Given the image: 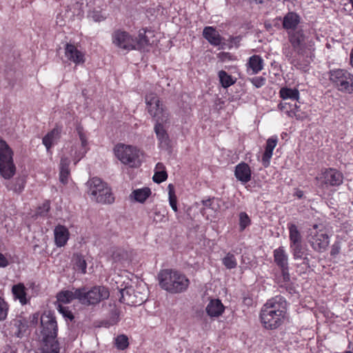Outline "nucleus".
I'll list each match as a JSON object with an SVG mask.
<instances>
[{
    "mask_svg": "<svg viewBox=\"0 0 353 353\" xmlns=\"http://www.w3.org/2000/svg\"><path fill=\"white\" fill-rule=\"evenodd\" d=\"M274 261L279 267H284L288 265V255L283 248L280 247L274 251Z\"/></svg>",
    "mask_w": 353,
    "mask_h": 353,
    "instance_id": "obj_31",
    "label": "nucleus"
},
{
    "mask_svg": "<svg viewBox=\"0 0 353 353\" xmlns=\"http://www.w3.org/2000/svg\"><path fill=\"white\" fill-rule=\"evenodd\" d=\"M121 296L119 298V301L121 303L127 304V299L128 297H130L132 296V293L134 292V288L132 287H126L120 290Z\"/></svg>",
    "mask_w": 353,
    "mask_h": 353,
    "instance_id": "obj_44",
    "label": "nucleus"
},
{
    "mask_svg": "<svg viewBox=\"0 0 353 353\" xmlns=\"http://www.w3.org/2000/svg\"><path fill=\"white\" fill-rule=\"evenodd\" d=\"M114 152L123 164L130 167H138L140 165L139 150L136 147L120 143L114 147Z\"/></svg>",
    "mask_w": 353,
    "mask_h": 353,
    "instance_id": "obj_9",
    "label": "nucleus"
},
{
    "mask_svg": "<svg viewBox=\"0 0 353 353\" xmlns=\"http://www.w3.org/2000/svg\"><path fill=\"white\" fill-rule=\"evenodd\" d=\"M81 288H72L71 290H61L57 294V301L63 303H69L73 300H78L80 303Z\"/></svg>",
    "mask_w": 353,
    "mask_h": 353,
    "instance_id": "obj_16",
    "label": "nucleus"
},
{
    "mask_svg": "<svg viewBox=\"0 0 353 353\" xmlns=\"http://www.w3.org/2000/svg\"><path fill=\"white\" fill-rule=\"evenodd\" d=\"M83 1L84 0H78L77 1V4L81 3V6H82L83 5Z\"/></svg>",
    "mask_w": 353,
    "mask_h": 353,
    "instance_id": "obj_64",
    "label": "nucleus"
},
{
    "mask_svg": "<svg viewBox=\"0 0 353 353\" xmlns=\"http://www.w3.org/2000/svg\"><path fill=\"white\" fill-rule=\"evenodd\" d=\"M301 20V18L299 14L292 11L288 12L283 18V28L287 32L296 30Z\"/></svg>",
    "mask_w": 353,
    "mask_h": 353,
    "instance_id": "obj_15",
    "label": "nucleus"
},
{
    "mask_svg": "<svg viewBox=\"0 0 353 353\" xmlns=\"http://www.w3.org/2000/svg\"><path fill=\"white\" fill-rule=\"evenodd\" d=\"M65 55L68 60L75 64L84 63V54L77 47L71 43H66L65 46Z\"/></svg>",
    "mask_w": 353,
    "mask_h": 353,
    "instance_id": "obj_18",
    "label": "nucleus"
},
{
    "mask_svg": "<svg viewBox=\"0 0 353 353\" xmlns=\"http://www.w3.org/2000/svg\"><path fill=\"white\" fill-rule=\"evenodd\" d=\"M12 294L16 299H19L22 305H26L28 303L26 298V288L23 284L19 283L12 286Z\"/></svg>",
    "mask_w": 353,
    "mask_h": 353,
    "instance_id": "obj_29",
    "label": "nucleus"
},
{
    "mask_svg": "<svg viewBox=\"0 0 353 353\" xmlns=\"http://www.w3.org/2000/svg\"><path fill=\"white\" fill-rule=\"evenodd\" d=\"M281 270V274L283 276V279L284 281L288 282L290 279V276L289 273L288 265L284 267H279Z\"/></svg>",
    "mask_w": 353,
    "mask_h": 353,
    "instance_id": "obj_56",
    "label": "nucleus"
},
{
    "mask_svg": "<svg viewBox=\"0 0 353 353\" xmlns=\"http://www.w3.org/2000/svg\"><path fill=\"white\" fill-rule=\"evenodd\" d=\"M114 345L119 350H125L129 345L128 338L125 334H120L115 338Z\"/></svg>",
    "mask_w": 353,
    "mask_h": 353,
    "instance_id": "obj_39",
    "label": "nucleus"
},
{
    "mask_svg": "<svg viewBox=\"0 0 353 353\" xmlns=\"http://www.w3.org/2000/svg\"><path fill=\"white\" fill-rule=\"evenodd\" d=\"M50 210V203L49 201H46L37 208V214L40 216H47Z\"/></svg>",
    "mask_w": 353,
    "mask_h": 353,
    "instance_id": "obj_46",
    "label": "nucleus"
},
{
    "mask_svg": "<svg viewBox=\"0 0 353 353\" xmlns=\"http://www.w3.org/2000/svg\"><path fill=\"white\" fill-rule=\"evenodd\" d=\"M147 32L152 36L153 35L152 32L150 30H147L146 29L139 30L138 37L134 39V50H145L151 45L148 35L146 34Z\"/></svg>",
    "mask_w": 353,
    "mask_h": 353,
    "instance_id": "obj_21",
    "label": "nucleus"
},
{
    "mask_svg": "<svg viewBox=\"0 0 353 353\" xmlns=\"http://www.w3.org/2000/svg\"><path fill=\"white\" fill-rule=\"evenodd\" d=\"M294 50L288 45H284L282 48V52L285 57V58L294 66L297 67L298 61L294 57Z\"/></svg>",
    "mask_w": 353,
    "mask_h": 353,
    "instance_id": "obj_40",
    "label": "nucleus"
},
{
    "mask_svg": "<svg viewBox=\"0 0 353 353\" xmlns=\"http://www.w3.org/2000/svg\"><path fill=\"white\" fill-rule=\"evenodd\" d=\"M295 195L299 198L301 199L303 196V192L302 190H297L295 193Z\"/></svg>",
    "mask_w": 353,
    "mask_h": 353,
    "instance_id": "obj_63",
    "label": "nucleus"
},
{
    "mask_svg": "<svg viewBox=\"0 0 353 353\" xmlns=\"http://www.w3.org/2000/svg\"><path fill=\"white\" fill-rule=\"evenodd\" d=\"M203 37L212 46H218L222 43L223 38L219 32L211 26L205 27L203 31Z\"/></svg>",
    "mask_w": 353,
    "mask_h": 353,
    "instance_id": "obj_22",
    "label": "nucleus"
},
{
    "mask_svg": "<svg viewBox=\"0 0 353 353\" xmlns=\"http://www.w3.org/2000/svg\"><path fill=\"white\" fill-rule=\"evenodd\" d=\"M169 201H170V205L172 208V209L174 211V212H176L177 211V205H176V196H169Z\"/></svg>",
    "mask_w": 353,
    "mask_h": 353,
    "instance_id": "obj_57",
    "label": "nucleus"
},
{
    "mask_svg": "<svg viewBox=\"0 0 353 353\" xmlns=\"http://www.w3.org/2000/svg\"><path fill=\"white\" fill-rule=\"evenodd\" d=\"M125 254L121 249H116L112 254V259L114 262L121 261L124 259Z\"/></svg>",
    "mask_w": 353,
    "mask_h": 353,
    "instance_id": "obj_52",
    "label": "nucleus"
},
{
    "mask_svg": "<svg viewBox=\"0 0 353 353\" xmlns=\"http://www.w3.org/2000/svg\"><path fill=\"white\" fill-rule=\"evenodd\" d=\"M9 263L8 259L4 256V255L0 253V267L5 268L8 265Z\"/></svg>",
    "mask_w": 353,
    "mask_h": 353,
    "instance_id": "obj_59",
    "label": "nucleus"
},
{
    "mask_svg": "<svg viewBox=\"0 0 353 353\" xmlns=\"http://www.w3.org/2000/svg\"><path fill=\"white\" fill-rule=\"evenodd\" d=\"M168 178V174L166 170H158L155 171L154 174L152 177L154 182L157 183H161L165 181Z\"/></svg>",
    "mask_w": 353,
    "mask_h": 353,
    "instance_id": "obj_48",
    "label": "nucleus"
},
{
    "mask_svg": "<svg viewBox=\"0 0 353 353\" xmlns=\"http://www.w3.org/2000/svg\"><path fill=\"white\" fill-rule=\"evenodd\" d=\"M329 79L333 86L345 94H353V74L345 70H332Z\"/></svg>",
    "mask_w": 353,
    "mask_h": 353,
    "instance_id": "obj_7",
    "label": "nucleus"
},
{
    "mask_svg": "<svg viewBox=\"0 0 353 353\" xmlns=\"http://www.w3.org/2000/svg\"><path fill=\"white\" fill-rule=\"evenodd\" d=\"M252 172L250 166L244 163H240L235 167L234 175L242 183H246L251 180Z\"/></svg>",
    "mask_w": 353,
    "mask_h": 353,
    "instance_id": "obj_19",
    "label": "nucleus"
},
{
    "mask_svg": "<svg viewBox=\"0 0 353 353\" xmlns=\"http://www.w3.org/2000/svg\"><path fill=\"white\" fill-rule=\"evenodd\" d=\"M145 103L148 106V112L153 117L159 114V112H161L163 108V105L154 93H150L145 96Z\"/></svg>",
    "mask_w": 353,
    "mask_h": 353,
    "instance_id": "obj_17",
    "label": "nucleus"
},
{
    "mask_svg": "<svg viewBox=\"0 0 353 353\" xmlns=\"http://www.w3.org/2000/svg\"><path fill=\"white\" fill-rule=\"evenodd\" d=\"M289 42L292 48L298 55H304L305 49L312 47L314 42L311 40L307 41V37L303 29L288 32Z\"/></svg>",
    "mask_w": 353,
    "mask_h": 353,
    "instance_id": "obj_10",
    "label": "nucleus"
},
{
    "mask_svg": "<svg viewBox=\"0 0 353 353\" xmlns=\"http://www.w3.org/2000/svg\"><path fill=\"white\" fill-rule=\"evenodd\" d=\"M251 223V220L245 212L239 213V230L243 231Z\"/></svg>",
    "mask_w": 353,
    "mask_h": 353,
    "instance_id": "obj_42",
    "label": "nucleus"
},
{
    "mask_svg": "<svg viewBox=\"0 0 353 353\" xmlns=\"http://www.w3.org/2000/svg\"><path fill=\"white\" fill-rule=\"evenodd\" d=\"M74 264L77 268L81 272L82 274L86 273L87 263L85 257L79 253L74 254Z\"/></svg>",
    "mask_w": 353,
    "mask_h": 353,
    "instance_id": "obj_38",
    "label": "nucleus"
},
{
    "mask_svg": "<svg viewBox=\"0 0 353 353\" xmlns=\"http://www.w3.org/2000/svg\"><path fill=\"white\" fill-rule=\"evenodd\" d=\"M70 161L67 157H62L60 161L59 170H70Z\"/></svg>",
    "mask_w": 353,
    "mask_h": 353,
    "instance_id": "obj_55",
    "label": "nucleus"
},
{
    "mask_svg": "<svg viewBox=\"0 0 353 353\" xmlns=\"http://www.w3.org/2000/svg\"><path fill=\"white\" fill-rule=\"evenodd\" d=\"M290 245H294L303 243V238L301 232L294 223H288Z\"/></svg>",
    "mask_w": 353,
    "mask_h": 353,
    "instance_id": "obj_27",
    "label": "nucleus"
},
{
    "mask_svg": "<svg viewBox=\"0 0 353 353\" xmlns=\"http://www.w3.org/2000/svg\"><path fill=\"white\" fill-rule=\"evenodd\" d=\"M112 43L117 48L130 51L134 50V39L126 31L116 30L112 34Z\"/></svg>",
    "mask_w": 353,
    "mask_h": 353,
    "instance_id": "obj_11",
    "label": "nucleus"
},
{
    "mask_svg": "<svg viewBox=\"0 0 353 353\" xmlns=\"http://www.w3.org/2000/svg\"><path fill=\"white\" fill-rule=\"evenodd\" d=\"M61 128L60 127H55L42 139L43 144L46 146L48 151L52 147L53 145L57 143L61 138Z\"/></svg>",
    "mask_w": 353,
    "mask_h": 353,
    "instance_id": "obj_20",
    "label": "nucleus"
},
{
    "mask_svg": "<svg viewBox=\"0 0 353 353\" xmlns=\"http://www.w3.org/2000/svg\"><path fill=\"white\" fill-rule=\"evenodd\" d=\"M290 248L294 259L302 260L301 264L306 266L310 265V259L307 257V245L301 243L294 245H290Z\"/></svg>",
    "mask_w": 353,
    "mask_h": 353,
    "instance_id": "obj_14",
    "label": "nucleus"
},
{
    "mask_svg": "<svg viewBox=\"0 0 353 353\" xmlns=\"http://www.w3.org/2000/svg\"><path fill=\"white\" fill-rule=\"evenodd\" d=\"M154 132L157 134V137L161 143H163L165 145H168L169 142L168 135L166 132V130L164 128V126L160 124H155L154 125Z\"/></svg>",
    "mask_w": 353,
    "mask_h": 353,
    "instance_id": "obj_37",
    "label": "nucleus"
},
{
    "mask_svg": "<svg viewBox=\"0 0 353 353\" xmlns=\"http://www.w3.org/2000/svg\"><path fill=\"white\" fill-rule=\"evenodd\" d=\"M218 76L219 78L220 83L224 88H227L232 85L236 82V79H233V77L231 75L228 74L224 70L219 71Z\"/></svg>",
    "mask_w": 353,
    "mask_h": 353,
    "instance_id": "obj_35",
    "label": "nucleus"
},
{
    "mask_svg": "<svg viewBox=\"0 0 353 353\" xmlns=\"http://www.w3.org/2000/svg\"><path fill=\"white\" fill-rule=\"evenodd\" d=\"M287 105H288V103H279L278 105V108H279V110H283L287 108ZM288 105L290 106V108H291V105L290 104H288ZM294 109H290V110H287V112L288 113V115L290 117H296V119H300L301 117H300L299 114H298V112H299L298 106L296 105V104H294Z\"/></svg>",
    "mask_w": 353,
    "mask_h": 353,
    "instance_id": "obj_45",
    "label": "nucleus"
},
{
    "mask_svg": "<svg viewBox=\"0 0 353 353\" xmlns=\"http://www.w3.org/2000/svg\"><path fill=\"white\" fill-rule=\"evenodd\" d=\"M248 68L252 70V74H257L263 68V60L259 55H253L250 57L248 63Z\"/></svg>",
    "mask_w": 353,
    "mask_h": 353,
    "instance_id": "obj_30",
    "label": "nucleus"
},
{
    "mask_svg": "<svg viewBox=\"0 0 353 353\" xmlns=\"http://www.w3.org/2000/svg\"><path fill=\"white\" fill-rule=\"evenodd\" d=\"M207 314L211 317H217L222 314L224 306L219 299H212L205 308Z\"/></svg>",
    "mask_w": 353,
    "mask_h": 353,
    "instance_id": "obj_26",
    "label": "nucleus"
},
{
    "mask_svg": "<svg viewBox=\"0 0 353 353\" xmlns=\"http://www.w3.org/2000/svg\"><path fill=\"white\" fill-rule=\"evenodd\" d=\"M13 325L17 328L16 335L17 337H21L29 326L28 321L22 316L14 319Z\"/></svg>",
    "mask_w": 353,
    "mask_h": 353,
    "instance_id": "obj_32",
    "label": "nucleus"
},
{
    "mask_svg": "<svg viewBox=\"0 0 353 353\" xmlns=\"http://www.w3.org/2000/svg\"><path fill=\"white\" fill-rule=\"evenodd\" d=\"M55 243L58 247L65 245L69 238L68 230L63 225H57L54 231Z\"/></svg>",
    "mask_w": 353,
    "mask_h": 353,
    "instance_id": "obj_25",
    "label": "nucleus"
},
{
    "mask_svg": "<svg viewBox=\"0 0 353 353\" xmlns=\"http://www.w3.org/2000/svg\"><path fill=\"white\" fill-rule=\"evenodd\" d=\"M59 344H54L48 346V345H43L41 352L37 353H59Z\"/></svg>",
    "mask_w": 353,
    "mask_h": 353,
    "instance_id": "obj_49",
    "label": "nucleus"
},
{
    "mask_svg": "<svg viewBox=\"0 0 353 353\" xmlns=\"http://www.w3.org/2000/svg\"><path fill=\"white\" fill-rule=\"evenodd\" d=\"M13 154L6 141L0 138V175L6 180L10 179L16 172Z\"/></svg>",
    "mask_w": 353,
    "mask_h": 353,
    "instance_id": "obj_5",
    "label": "nucleus"
},
{
    "mask_svg": "<svg viewBox=\"0 0 353 353\" xmlns=\"http://www.w3.org/2000/svg\"><path fill=\"white\" fill-rule=\"evenodd\" d=\"M146 300L145 294H142L140 292H136L134 289V292L132 293L130 297L127 299V305H140Z\"/></svg>",
    "mask_w": 353,
    "mask_h": 353,
    "instance_id": "obj_36",
    "label": "nucleus"
},
{
    "mask_svg": "<svg viewBox=\"0 0 353 353\" xmlns=\"http://www.w3.org/2000/svg\"><path fill=\"white\" fill-rule=\"evenodd\" d=\"M279 94L284 100L289 99L294 101H299V92L296 88H282L279 91Z\"/></svg>",
    "mask_w": 353,
    "mask_h": 353,
    "instance_id": "obj_33",
    "label": "nucleus"
},
{
    "mask_svg": "<svg viewBox=\"0 0 353 353\" xmlns=\"http://www.w3.org/2000/svg\"><path fill=\"white\" fill-rule=\"evenodd\" d=\"M81 294L80 303L87 306L96 305L110 296L108 288L103 285H95L90 289L82 287Z\"/></svg>",
    "mask_w": 353,
    "mask_h": 353,
    "instance_id": "obj_6",
    "label": "nucleus"
},
{
    "mask_svg": "<svg viewBox=\"0 0 353 353\" xmlns=\"http://www.w3.org/2000/svg\"><path fill=\"white\" fill-rule=\"evenodd\" d=\"M70 176V170H60L59 180L63 184H66L68 182V177Z\"/></svg>",
    "mask_w": 353,
    "mask_h": 353,
    "instance_id": "obj_53",
    "label": "nucleus"
},
{
    "mask_svg": "<svg viewBox=\"0 0 353 353\" xmlns=\"http://www.w3.org/2000/svg\"><path fill=\"white\" fill-rule=\"evenodd\" d=\"M223 264L227 269L231 270L235 268L237 265L236 258L233 254L228 253L222 259Z\"/></svg>",
    "mask_w": 353,
    "mask_h": 353,
    "instance_id": "obj_41",
    "label": "nucleus"
},
{
    "mask_svg": "<svg viewBox=\"0 0 353 353\" xmlns=\"http://www.w3.org/2000/svg\"><path fill=\"white\" fill-rule=\"evenodd\" d=\"M76 131L79 135L81 145H79L76 143L71 147L70 156L73 159L75 164L85 156L88 150V141L83 131V128L81 125H77Z\"/></svg>",
    "mask_w": 353,
    "mask_h": 353,
    "instance_id": "obj_12",
    "label": "nucleus"
},
{
    "mask_svg": "<svg viewBox=\"0 0 353 353\" xmlns=\"http://www.w3.org/2000/svg\"><path fill=\"white\" fill-rule=\"evenodd\" d=\"M316 180L321 181V185L339 186L343 183V174L334 168H327L321 171L319 176L316 177Z\"/></svg>",
    "mask_w": 353,
    "mask_h": 353,
    "instance_id": "obj_13",
    "label": "nucleus"
},
{
    "mask_svg": "<svg viewBox=\"0 0 353 353\" xmlns=\"http://www.w3.org/2000/svg\"><path fill=\"white\" fill-rule=\"evenodd\" d=\"M151 194V190L149 188L137 189L134 190L132 195L136 201L143 203Z\"/></svg>",
    "mask_w": 353,
    "mask_h": 353,
    "instance_id": "obj_34",
    "label": "nucleus"
},
{
    "mask_svg": "<svg viewBox=\"0 0 353 353\" xmlns=\"http://www.w3.org/2000/svg\"><path fill=\"white\" fill-rule=\"evenodd\" d=\"M8 309V304L3 298L0 297V321H2L6 319Z\"/></svg>",
    "mask_w": 353,
    "mask_h": 353,
    "instance_id": "obj_47",
    "label": "nucleus"
},
{
    "mask_svg": "<svg viewBox=\"0 0 353 353\" xmlns=\"http://www.w3.org/2000/svg\"><path fill=\"white\" fill-rule=\"evenodd\" d=\"M109 307L108 319L101 322V324L106 327L116 325L120 320L121 312L117 305L114 303H110Z\"/></svg>",
    "mask_w": 353,
    "mask_h": 353,
    "instance_id": "obj_23",
    "label": "nucleus"
},
{
    "mask_svg": "<svg viewBox=\"0 0 353 353\" xmlns=\"http://www.w3.org/2000/svg\"><path fill=\"white\" fill-rule=\"evenodd\" d=\"M40 330L38 334L39 339L43 345L51 346L59 344L57 340L58 327L55 317L50 312L43 313L40 316Z\"/></svg>",
    "mask_w": 353,
    "mask_h": 353,
    "instance_id": "obj_3",
    "label": "nucleus"
},
{
    "mask_svg": "<svg viewBox=\"0 0 353 353\" xmlns=\"http://www.w3.org/2000/svg\"><path fill=\"white\" fill-rule=\"evenodd\" d=\"M203 205L206 208H211L212 200V199H207L202 201Z\"/></svg>",
    "mask_w": 353,
    "mask_h": 353,
    "instance_id": "obj_60",
    "label": "nucleus"
},
{
    "mask_svg": "<svg viewBox=\"0 0 353 353\" xmlns=\"http://www.w3.org/2000/svg\"><path fill=\"white\" fill-rule=\"evenodd\" d=\"M57 309L66 320L72 321L74 319V316L68 307L59 305Z\"/></svg>",
    "mask_w": 353,
    "mask_h": 353,
    "instance_id": "obj_50",
    "label": "nucleus"
},
{
    "mask_svg": "<svg viewBox=\"0 0 353 353\" xmlns=\"http://www.w3.org/2000/svg\"><path fill=\"white\" fill-rule=\"evenodd\" d=\"M39 319V314L34 313L32 315L30 316V323L31 325H35L38 323Z\"/></svg>",
    "mask_w": 353,
    "mask_h": 353,
    "instance_id": "obj_58",
    "label": "nucleus"
},
{
    "mask_svg": "<svg viewBox=\"0 0 353 353\" xmlns=\"http://www.w3.org/2000/svg\"><path fill=\"white\" fill-rule=\"evenodd\" d=\"M250 81L257 88L265 85L266 79L263 77H255L250 79Z\"/></svg>",
    "mask_w": 353,
    "mask_h": 353,
    "instance_id": "obj_51",
    "label": "nucleus"
},
{
    "mask_svg": "<svg viewBox=\"0 0 353 353\" xmlns=\"http://www.w3.org/2000/svg\"><path fill=\"white\" fill-rule=\"evenodd\" d=\"M341 250V241H335L331 247L330 255L335 256L339 254Z\"/></svg>",
    "mask_w": 353,
    "mask_h": 353,
    "instance_id": "obj_54",
    "label": "nucleus"
},
{
    "mask_svg": "<svg viewBox=\"0 0 353 353\" xmlns=\"http://www.w3.org/2000/svg\"><path fill=\"white\" fill-rule=\"evenodd\" d=\"M165 170V165L162 163H158L155 167V171Z\"/></svg>",
    "mask_w": 353,
    "mask_h": 353,
    "instance_id": "obj_61",
    "label": "nucleus"
},
{
    "mask_svg": "<svg viewBox=\"0 0 353 353\" xmlns=\"http://www.w3.org/2000/svg\"><path fill=\"white\" fill-rule=\"evenodd\" d=\"M156 119V124H160L163 125L169 122V114L164 108H162V111L159 112V114L154 117Z\"/></svg>",
    "mask_w": 353,
    "mask_h": 353,
    "instance_id": "obj_43",
    "label": "nucleus"
},
{
    "mask_svg": "<svg viewBox=\"0 0 353 353\" xmlns=\"http://www.w3.org/2000/svg\"><path fill=\"white\" fill-rule=\"evenodd\" d=\"M277 137H270L266 141V146L265 152L262 156L263 165L268 167L270 164V159L272 156V152L277 143Z\"/></svg>",
    "mask_w": 353,
    "mask_h": 353,
    "instance_id": "obj_24",
    "label": "nucleus"
},
{
    "mask_svg": "<svg viewBox=\"0 0 353 353\" xmlns=\"http://www.w3.org/2000/svg\"><path fill=\"white\" fill-rule=\"evenodd\" d=\"M25 183L26 181L23 177H17L12 181L6 182L5 185L8 190L20 194L24 189Z\"/></svg>",
    "mask_w": 353,
    "mask_h": 353,
    "instance_id": "obj_28",
    "label": "nucleus"
},
{
    "mask_svg": "<svg viewBox=\"0 0 353 353\" xmlns=\"http://www.w3.org/2000/svg\"><path fill=\"white\" fill-rule=\"evenodd\" d=\"M160 287L171 294H179L187 290L190 280L183 273L172 269H164L158 274Z\"/></svg>",
    "mask_w": 353,
    "mask_h": 353,
    "instance_id": "obj_2",
    "label": "nucleus"
},
{
    "mask_svg": "<svg viewBox=\"0 0 353 353\" xmlns=\"http://www.w3.org/2000/svg\"><path fill=\"white\" fill-rule=\"evenodd\" d=\"M168 188L169 190V196H170V194H171V196H175L173 185L172 184H169L168 186Z\"/></svg>",
    "mask_w": 353,
    "mask_h": 353,
    "instance_id": "obj_62",
    "label": "nucleus"
},
{
    "mask_svg": "<svg viewBox=\"0 0 353 353\" xmlns=\"http://www.w3.org/2000/svg\"><path fill=\"white\" fill-rule=\"evenodd\" d=\"M286 311L285 299L281 296H276L268 300L261 308V321L266 329H276L283 323Z\"/></svg>",
    "mask_w": 353,
    "mask_h": 353,
    "instance_id": "obj_1",
    "label": "nucleus"
},
{
    "mask_svg": "<svg viewBox=\"0 0 353 353\" xmlns=\"http://www.w3.org/2000/svg\"><path fill=\"white\" fill-rule=\"evenodd\" d=\"M307 241L314 251L323 252L329 245L330 237L322 227L314 224L308 231Z\"/></svg>",
    "mask_w": 353,
    "mask_h": 353,
    "instance_id": "obj_8",
    "label": "nucleus"
},
{
    "mask_svg": "<svg viewBox=\"0 0 353 353\" xmlns=\"http://www.w3.org/2000/svg\"><path fill=\"white\" fill-rule=\"evenodd\" d=\"M86 185L88 188V193L91 196L92 199L104 204L114 202V198L111 189L101 179L94 177L90 179Z\"/></svg>",
    "mask_w": 353,
    "mask_h": 353,
    "instance_id": "obj_4",
    "label": "nucleus"
}]
</instances>
